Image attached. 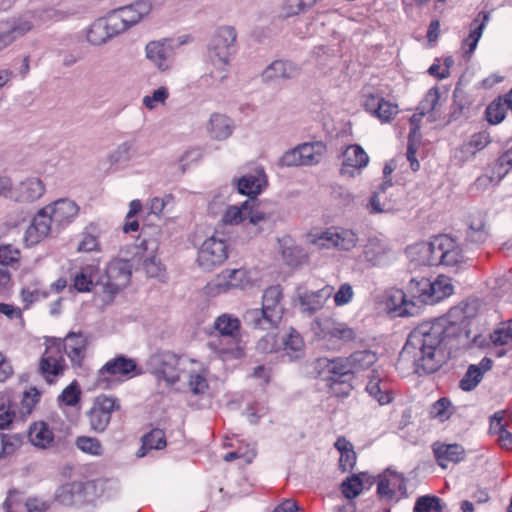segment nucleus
<instances>
[{"instance_id":"nucleus-1","label":"nucleus","mask_w":512,"mask_h":512,"mask_svg":"<svg viewBox=\"0 0 512 512\" xmlns=\"http://www.w3.org/2000/svg\"><path fill=\"white\" fill-rule=\"evenodd\" d=\"M480 337V300L467 298L442 317L414 328L403 348L420 375L437 371L445 362L446 348L469 349Z\"/></svg>"},{"instance_id":"nucleus-2","label":"nucleus","mask_w":512,"mask_h":512,"mask_svg":"<svg viewBox=\"0 0 512 512\" xmlns=\"http://www.w3.org/2000/svg\"><path fill=\"white\" fill-rule=\"evenodd\" d=\"M406 253L411 261L427 266H455L464 258L456 241L448 235H438L428 242L410 245Z\"/></svg>"},{"instance_id":"nucleus-3","label":"nucleus","mask_w":512,"mask_h":512,"mask_svg":"<svg viewBox=\"0 0 512 512\" xmlns=\"http://www.w3.org/2000/svg\"><path fill=\"white\" fill-rule=\"evenodd\" d=\"M284 313L283 291L280 286L274 285L264 291L261 308L247 310L243 318L254 329L268 330L281 322Z\"/></svg>"},{"instance_id":"nucleus-4","label":"nucleus","mask_w":512,"mask_h":512,"mask_svg":"<svg viewBox=\"0 0 512 512\" xmlns=\"http://www.w3.org/2000/svg\"><path fill=\"white\" fill-rule=\"evenodd\" d=\"M406 289L411 300L430 305L453 294L451 279L444 275H440L434 280L425 277L411 278Z\"/></svg>"},{"instance_id":"nucleus-5","label":"nucleus","mask_w":512,"mask_h":512,"mask_svg":"<svg viewBox=\"0 0 512 512\" xmlns=\"http://www.w3.org/2000/svg\"><path fill=\"white\" fill-rule=\"evenodd\" d=\"M311 330L319 341L332 349L340 348L357 337L354 328L330 316L316 317L311 323Z\"/></svg>"},{"instance_id":"nucleus-6","label":"nucleus","mask_w":512,"mask_h":512,"mask_svg":"<svg viewBox=\"0 0 512 512\" xmlns=\"http://www.w3.org/2000/svg\"><path fill=\"white\" fill-rule=\"evenodd\" d=\"M196 361L182 358L170 351H162L153 354L148 366L151 373L160 381L168 385L176 383L182 373L187 370V366H195Z\"/></svg>"},{"instance_id":"nucleus-7","label":"nucleus","mask_w":512,"mask_h":512,"mask_svg":"<svg viewBox=\"0 0 512 512\" xmlns=\"http://www.w3.org/2000/svg\"><path fill=\"white\" fill-rule=\"evenodd\" d=\"M237 31L235 27H218L208 44V57L214 67L224 70L236 52Z\"/></svg>"},{"instance_id":"nucleus-8","label":"nucleus","mask_w":512,"mask_h":512,"mask_svg":"<svg viewBox=\"0 0 512 512\" xmlns=\"http://www.w3.org/2000/svg\"><path fill=\"white\" fill-rule=\"evenodd\" d=\"M136 363L133 359L118 356L107 361L97 372L94 388L109 390L116 387L123 377H132Z\"/></svg>"},{"instance_id":"nucleus-9","label":"nucleus","mask_w":512,"mask_h":512,"mask_svg":"<svg viewBox=\"0 0 512 512\" xmlns=\"http://www.w3.org/2000/svg\"><path fill=\"white\" fill-rule=\"evenodd\" d=\"M61 348L59 340L46 341V349L40 358L38 371L48 384L56 383L67 370Z\"/></svg>"},{"instance_id":"nucleus-10","label":"nucleus","mask_w":512,"mask_h":512,"mask_svg":"<svg viewBox=\"0 0 512 512\" xmlns=\"http://www.w3.org/2000/svg\"><path fill=\"white\" fill-rule=\"evenodd\" d=\"M253 284L251 271L245 268L223 270L205 287L206 294L216 296L231 289H246Z\"/></svg>"},{"instance_id":"nucleus-11","label":"nucleus","mask_w":512,"mask_h":512,"mask_svg":"<svg viewBox=\"0 0 512 512\" xmlns=\"http://www.w3.org/2000/svg\"><path fill=\"white\" fill-rule=\"evenodd\" d=\"M215 234L206 239L198 250L197 262L204 270L210 271L222 265L229 255L228 246L222 238Z\"/></svg>"},{"instance_id":"nucleus-12","label":"nucleus","mask_w":512,"mask_h":512,"mask_svg":"<svg viewBox=\"0 0 512 512\" xmlns=\"http://www.w3.org/2000/svg\"><path fill=\"white\" fill-rule=\"evenodd\" d=\"M132 265L128 260L113 259L107 265L105 275L101 278L104 291L111 295L124 289L131 280Z\"/></svg>"},{"instance_id":"nucleus-13","label":"nucleus","mask_w":512,"mask_h":512,"mask_svg":"<svg viewBox=\"0 0 512 512\" xmlns=\"http://www.w3.org/2000/svg\"><path fill=\"white\" fill-rule=\"evenodd\" d=\"M9 190L1 194V197L12 199L19 203H32L40 199L45 191L46 186L39 177H27L13 187L12 181L7 178Z\"/></svg>"},{"instance_id":"nucleus-14","label":"nucleus","mask_w":512,"mask_h":512,"mask_svg":"<svg viewBox=\"0 0 512 512\" xmlns=\"http://www.w3.org/2000/svg\"><path fill=\"white\" fill-rule=\"evenodd\" d=\"M151 8V3L143 0L118 8L109 14L121 34L141 22L150 13Z\"/></svg>"},{"instance_id":"nucleus-15","label":"nucleus","mask_w":512,"mask_h":512,"mask_svg":"<svg viewBox=\"0 0 512 512\" xmlns=\"http://www.w3.org/2000/svg\"><path fill=\"white\" fill-rule=\"evenodd\" d=\"M119 408L120 405L116 398L106 395L97 396L87 413L91 429L95 432L105 431L110 423L113 411Z\"/></svg>"},{"instance_id":"nucleus-16","label":"nucleus","mask_w":512,"mask_h":512,"mask_svg":"<svg viewBox=\"0 0 512 512\" xmlns=\"http://www.w3.org/2000/svg\"><path fill=\"white\" fill-rule=\"evenodd\" d=\"M145 58L160 73L168 72L173 67L174 50L166 39L148 42L144 48Z\"/></svg>"},{"instance_id":"nucleus-17","label":"nucleus","mask_w":512,"mask_h":512,"mask_svg":"<svg viewBox=\"0 0 512 512\" xmlns=\"http://www.w3.org/2000/svg\"><path fill=\"white\" fill-rule=\"evenodd\" d=\"M406 495V480L403 474L386 469L378 476L377 494L385 501L393 500L397 494Z\"/></svg>"},{"instance_id":"nucleus-18","label":"nucleus","mask_w":512,"mask_h":512,"mask_svg":"<svg viewBox=\"0 0 512 512\" xmlns=\"http://www.w3.org/2000/svg\"><path fill=\"white\" fill-rule=\"evenodd\" d=\"M333 292L334 288L329 285L317 291H308L306 289L299 288L297 290V300L301 312L312 315L321 310L333 295Z\"/></svg>"},{"instance_id":"nucleus-19","label":"nucleus","mask_w":512,"mask_h":512,"mask_svg":"<svg viewBox=\"0 0 512 512\" xmlns=\"http://www.w3.org/2000/svg\"><path fill=\"white\" fill-rule=\"evenodd\" d=\"M208 348L223 360L239 359L244 356L241 337L215 335L207 343Z\"/></svg>"},{"instance_id":"nucleus-20","label":"nucleus","mask_w":512,"mask_h":512,"mask_svg":"<svg viewBox=\"0 0 512 512\" xmlns=\"http://www.w3.org/2000/svg\"><path fill=\"white\" fill-rule=\"evenodd\" d=\"M52 223L47 210L44 207L39 209L26 229L24 235L26 246L31 247L45 240L50 235Z\"/></svg>"},{"instance_id":"nucleus-21","label":"nucleus","mask_w":512,"mask_h":512,"mask_svg":"<svg viewBox=\"0 0 512 512\" xmlns=\"http://www.w3.org/2000/svg\"><path fill=\"white\" fill-rule=\"evenodd\" d=\"M56 226H67L72 223L79 214L78 204L68 198L58 199L44 207Z\"/></svg>"},{"instance_id":"nucleus-22","label":"nucleus","mask_w":512,"mask_h":512,"mask_svg":"<svg viewBox=\"0 0 512 512\" xmlns=\"http://www.w3.org/2000/svg\"><path fill=\"white\" fill-rule=\"evenodd\" d=\"M119 34L115 23L110 14H108L106 17L99 18L90 25L86 33V39L91 45L100 46Z\"/></svg>"},{"instance_id":"nucleus-23","label":"nucleus","mask_w":512,"mask_h":512,"mask_svg":"<svg viewBox=\"0 0 512 512\" xmlns=\"http://www.w3.org/2000/svg\"><path fill=\"white\" fill-rule=\"evenodd\" d=\"M94 488V482L67 483L58 488L56 500L65 506L80 504L86 500V494Z\"/></svg>"},{"instance_id":"nucleus-24","label":"nucleus","mask_w":512,"mask_h":512,"mask_svg":"<svg viewBox=\"0 0 512 512\" xmlns=\"http://www.w3.org/2000/svg\"><path fill=\"white\" fill-rule=\"evenodd\" d=\"M363 107L381 122H389L399 111L397 104L376 94H365L363 96Z\"/></svg>"},{"instance_id":"nucleus-25","label":"nucleus","mask_w":512,"mask_h":512,"mask_svg":"<svg viewBox=\"0 0 512 512\" xmlns=\"http://www.w3.org/2000/svg\"><path fill=\"white\" fill-rule=\"evenodd\" d=\"M89 340L82 332H69L64 340L63 347L71 363L81 367L87 355Z\"/></svg>"},{"instance_id":"nucleus-26","label":"nucleus","mask_w":512,"mask_h":512,"mask_svg":"<svg viewBox=\"0 0 512 512\" xmlns=\"http://www.w3.org/2000/svg\"><path fill=\"white\" fill-rule=\"evenodd\" d=\"M341 174L354 177L360 173L369 163V156L364 149L357 144L349 145L343 153Z\"/></svg>"},{"instance_id":"nucleus-27","label":"nucleus","mask_w":512,"mask_h":512,"mask_svg":"<svg viewBox=\"0 0 512 512\" xmlns=\"http://www.w3.org/2000/svg\"><path fill=\"white\" fill-rule=\"evenodd\" d=\"M234 121L225 114L212 113L205 124V130L213 141H225L234 132Z\"/></svg>"},{"instance_id":"nucleus-28","label":"nucleus","mask_w":512,"mask_h":512,"mask_svg":"<svg viewBox=\"0 0 512 512\" xmlns=\"http://www.w3.org/2000/svg\"><path fill=\"white\" fill-rule=\"evenodd\" d=\"M299 74V68L291 61L275 60L262 72L265 83H274L292 79Z\"/></svg>"},{"instance_id":"nucleus-29","label":"nucleus","mask_w":512,"mask_h":512,"mask_svg":"<svg viewBox=\"0 0 512 512\" xmlns=\"http://www.w3.org/2000/svg\"><path fill=\"white\" fill-rule=\"evenodd\" d=\"M133 260L137 261L139 264L137 269L143 270L147 277L157 278L160 281L165 280V266L162 264L154 249L151 251L144 249L142 252L136 254Z\"/></svg>"},{"instance_id":"nucleus-30","label":"nucleus","mask_w":512,"mask_h":512,"mask_svg":"<svg viewBox=\"0 0 512 512\" xmlns=\"http://www.w3.org/2000/svg\"><path fill=\"white\" fill-rule=\"evenodd\" d=\"M267 185V176L262 168H256L254 173L246 174L236 182L240 194L247 195L250 199L260 194Z\"/></svg>"},{"instance_id":"nucleus-31","label":"nucleus","mask_w":512,"mask_h":512,"mask_svg":"<svg viewBox=\"0 0 512 512\" xmlns=\"http://www.w3.org/2000/svg\"><path fill=\"white\" fill-rule=\"evenodd\" d=\"M366 391L380 405H386L392 401L389 384L378 370H373L369 376Z\"/></svg>"},{"instance_id":"nucleus-32","label":"nucleus","mask_w":512,"mask_h":512,"mask_svg":"<svg viewBox=\"0 0 512 512\" xmlns=\"http://www.w3.org/2000/svg\"><path fill=\"white\" fill-rule=\"evenodd\" d=\"M377 359V354L371 350L355 351L346 358V364L341 365L338 371L341 373H355L365 370L375 364Z\"/></svg>"},{"instance_id":"nucleus-33","label":"nucleus","mask_w":512,"mask_h":512,"mask_svg":"<svg viewBox=\"0 0 512 512\" xmlns=\"http://www.w3.org/2000/svg\"><path fill=\"white\" fill-rule=\"evenodd\" d=\"M387 306L398 316H413L418 313L419 309L417 303L409 298L407 292L402 290H394L390 293Z\"/></svg>"},{"instance_id":"nucleus-34","label":"nucleus","mask_w":512,"mask_h":512,"mask_svg":"<svg viewBox=\"0 0 512 512\" xmlns=\"http://www.w3.org/2000/svg\"><path fill=\"white\" fill-rule=\"evenodd\" d=\"M433 451L439 466L446 469L450 464H456L464 458V449L458 444H439L433 446Z\"/></svg>"},{"instance_id":"nucleus-35","label":"nucleus","mask_w":512,"mask_h":512,"mask_svg":"<svg viewBox=\"0 0 512 512\" xmlns=\"http://www.w3.org/2000/svg\"><path fill=\"white\" fill-rule=\"evenodd\" d=\"M6 512H43L47 509L44 502L37 499H29L26 502L22 501L21 495L17 492H10L7 499L3 504Z\"/></svg>"},{"instance_id":"nucleus-36","label":"nucleus","mask_w":512,"mask_h":512,"mask_svg":"<svg viewBox=\"0 0 512 512\" xmlns=\"http://www.w3.org/2000/svg\"><path fill=\"white\" fill-rule=\"evenodd\" d=\"M29 442L40 449H48L54 443V433L46 422L33 423L28 432Z\"/></svg>"},{"instance_id":"nucleus-37","label":"nucleus","mask_w":512,"mask_h":512,"mask_svg":"<svg viewBox=\"0 0 512 512\" xmlns=\"http://www.w3.org/2000/svg\"><path fill=\"white\" fill-rule=\"evenodd\" d=\"M281 350L290 359H297L303 354L304 341L301 335L293 328L280 337Z\"/></svg>"},{"instance_id":"nucleus-38","label":"nucleus","mask_w":512,"mask_h":512,"mask_svg":"<svg viewBox=\"0 0 512 512\" xmlns=\"http://www.w3.org/2000/svg\"><path fill=\"white\" fill-rule=\"evenodd\" d=\"M388 252L389 247L383 240L372 237L364 246L363 255L372 265H380Z\"/></svg>"},{"instance_id":"nucleus-39","label":"nucleus","mask_w":512,"mask_h":512,"mask_svg":"<svg viewBox=\"0 0 512 512\" xmlns=\"http://www.w3.org/2000/svg\"><path fill=\"white\" fill-rule=\"evenodd\" d=\"M189 376L188 388L195 394H203L208 389L207 370L200 367L198 363L195 366H187L184 371Z\"/></svg>"},{"instance_id":"nucleus-40","label":"nucleus","mask_w":512,"mask_h":512,"mask_svg":"<svg viewBox=\"0 0 512 512\" xmlns=\"http://www.w3.org/2000/svg\"><path fill=\"white\" fill-rule=\"evenodd\" d=\"M213 328L217 331V335L240 337V320L230 314L218 316L214 321Z\"/></svg>"},{"instance_id":"nucleus-41","label":"nucleus","mask_w":512,"mask_h":512,"mask_svg":"<svg viewBox=\"0 0 512 512\" xmlns=\"http://www.w3.org/2000/svg\"><path fill=\"white\" fill-rule=\"evenodd\" d=\"M33 24L29 20H19L7 30L0 33V51L11 44L16 38L29 32Z\"/></svg>"},{"instance_id":"nucleus-42","label":"nucleus","mask_w":512,"mask_h":512,"mask_svg":"<svg viewBox=\"0 0 512 512\" xmlns=\"http://www.w3.org/2000/svg\"><path fill=\"white\" fill-rule=\"evenodd\" d=\"M302 150V157L305 158L307 166L320 163L326 153V145L322 141L307 142L299 145Z\"/></svg>"},{"instance_id":"nucleus-43","label":"nucleus","mask_w":512,"mask_h":512,"mask_svg":"<svg viewBox=\"0 0 512 512\" xmlns=\"http://www.w3.org/2000/svg\"><path fill=\"white\" fill-rule=\"evenodd\" d=\"M251 203L250 200L244 201L240 206L231 205L228 206L222 215L221 223L223 225H238L244 219L247 218L248 205Z\"/></svg>"},{"instance_id":"nucleus-44","label":"nucleus","mask_w":512,"mask_h":512,"mask_svg":"<svg viewBox=\"0 0 512 512\" xmlns=\"http://www.w3.org/2000/svg\"><path fill=\"white\" fill-rule=\"evenodd\" d=\"M283 259L288 265H297L303 258V252L300 247L295 245L290 237H283L279 240Z\"/></svg>"},{"instance_id":"nucleus-45","label":"nucleus","mask_w":512,"mask_h":512,"mask_svg":"<svg viewBox=\"0 0 512 512\" xmlns=\"http://www.w3.org/2000/svg\"><path fill=\"white\" fill-rule=\"evenodd\" d=\"M366 209L370 214L389 213L393 211V205L388 200L383 189L374 192L366 204Z\"/></svg>"},{"instance_id":"nucleus-46","label":"nucleus","mask_w":512,"mask_h":512,"mask_svg":"<svg viewBox=\"0 0 512 512\" xmlns=\"http://www.w3.org/2000/svg\"><path fill=\"white\" fill-rule=\"evenodd\" d=\"M335 233V248L342 251H350L355 248L358 244V234L346 228H336Z\"/></svg>"},{"instance_id":"nucleus-47","label":"nucleus","mask_w":512,"mask_h":512,"mask_svg":"<svg viewBox=\"0 0 512 512\" xmlns=\"http://www.w3.org/2000/svg\"><path fill=\"white\" fill-rule=\"evenodd\" d=\"M365 483H369V477L365 473L353 475L343 481L341 485L342 493L346 498L353 499L361 493Z\"/></svg>"},{"instance_id":"nucleus-48","label":"nucleus","mask_w":512,"mask_h":512,"mask_svg":"<svg viewBox=\"0 0 512 512\" xmlns=\"http://www.w3.org/2000/svg\"><path fill=\"white\" fill-rule=\"evenodd\" d=\"M170 97V91L166 86H159L142 98V105L149 111H154L160 106H165Z\"/></svg>"},{"instance_id":"nucleus-49","label":"nucleus","mask_w":512,"mask_h":512,"mask_svg":"<svg viewBox=\"0 0 512 512\" xmlns=\"http://www.w3.org/2000/svg\"><path fill=\"white\" fill-rule=\"evenodd\" d=\"M442 105V94L437 87H433L427 91L423 100L420 102L418 109L421 115L427 113H436Z\"/></svg>"},{"instance_id":"nucleus-50","label":"nucleus","mask_w":512,"mask_h":512,"mask_svg":"<svg viewBox=\"0 0 512 512\" xmlns=\"http://www.w3.org/2000/svg\"><path fill=\"white\" fill-rule=\"evenodd\" d=\"M21 260V250L13 244H0V266L16 268Z\"/></svg>"},{"instance_id":"nucleus-51","label":"nucleus","mask_w":512,"mask_h":512,"mask_svg":"<svg viewBox=\"0 0 512 512\" xmlns=\"http://www.w3.org/2000/svg\"><path fill=\"white\" fill-rule=\"evenodd\" d=\"M480 40V23L476 18L470 25L469 35L462 42V56L469 60Z\"/></svg>"},{"instance_id":"nucleus-52","label":"nucleus","mask_w":512,"mask_h":512,"mask_svg":"<svg viewBox=\"0 0 512 512\" xmlns=\"http://www.w3.org/2000/svg\"><path fill=\"white\" fill-rule=\"evenodd\" d=\"M142 448L138 452V456L145 455V451L151 449H162L166 446L165 434L161 429H153L142 437Z\"/></svg>"},{"instance_id":"nucleus-53","label":"nucleus","mask_w":512,"mask_h":512,"mask_svg":"<svg viewBox=\"0 0 512 512\" xmlns=\"http://www.w3.org/2000/svg\"><path fill=\"white\" fill-rule=\"evenodd\" d=\"M480 134H473L471 139L464 143L455 153V158L465 163L475 158L480 150Z\"/></svg>"},{"instance_id":"nucleus-54","label":"nucleus","mask_w":512,"mask_h":512,"mask_svg":"<svg viewBox=\"0 0 512 512\" xmlns=\"http://www.w3.org/2000/svg\"><path fill=\"white\" fill-rule=\"evenodd\" d=\"M507 109H509V107L505 99L502 97L497 98L486 108L485 115L487 121L490 124H499L504 120Z\"/></svg>"},{"instance_id":"nucleus-55","label":"nucleus","mask_w":512,"mask_h":512,"mask_svg":"<svg viewBox=\"0 0 512 512\" xmlns=\"http://www.w3.org/2000/svg\"><path fill=\"white\" fill-rule=\"evenodd\" d=\"M21 445L22 440L18 435L0 433V459L13 455Z\"/></svg>"},{"instance_id":"nucleus-56","label":"nucleus","mask_w":512,"mask_h":512,"mask_svg":"<svg viewBox=\"0 0 512 512\" xmlns=\"http://www.w3.org/2000/svg\"><path fill=\"white\" fill-rule=\"evenodd\" d=\"M75 444L79 450L92 456H101L104 452L100 440L94 437L79 436L76 438Z\"/></svg>"},{"instance_id":"nucleus-57","label":"nucleus","mask_w":512,"mask_h":512,"mask_svg":"<svg viewBox=\"0 0 512 512\" xmlns=\"http://www.w3.org/2000/svg\"><path fill=\"white\" fill-rule=\"evenodd\" d=\"M504 165L512 166V147L507 150L493 165L492 174H486V177L491 183H498L507 173V169H504Z\"/></svg>"},{"instance_id":"nucleus-58","label":"nucleus","mask_w":512,"mask_h":512,"mask_svg":"<svg viewBox=\"0 0 512 512\" xmlns=\"http://www.w3.org/2000/svg\"><path fill=\"white\" fill-rule=\"evenodd\" d=\"M454 411L455 407L452 402L448 398L443 397L432 405L430 414L433 418L443 422L448 420Z\"/></svg>"},{"instance_id":"nucleus-59","label":"nucleus","mask_w":512,"mask_h":512,"mask_svg":"<svg viewBox=\"0 0 512 512\" xmlns=\"http://www.w3.org/2000/svg\"><path fill=\"white\" fill-rule=\"evenodd\" d=\"M490 341L495 346L512 344V320L503 323V326L490 334Z\"/></svg>"},{"instance_id":"nucleus-60","label":"nucleus","mask_w":512,"mask_h":512,"mask_svg":"<svg viewBox=\"0 0 512 512\" xmlns=\"http://www.w3.org/2000/svg\"><path fill=\"white\" fill-rule=\"evenodd\" d=\"M440 499L436 496H421L417 498L413 512H441Z\"/></svg>"},{"instance_id":"nucleus-61","label":"nucleus","mask_w":512,"mask_h":512,"mask_svg":"<svg viewBox=\"0 0 512 512\" xmlns=\"http://www.w3.org/2000/svg\"><path fill=\"white\" fill-rule=\"evenodd\" d=\"M256 349L261 353L281 351L280 337L276 334L268 333L257 342Z\"/></svg>"},{"instance_id":"nucleus-62","label":"nucleus","mask_w":512,"mask_h":512,"mask_svg":"<svg viewBox=\"0 0 512 512\" xmlns=\"http://www.w3.org/2000/svg\"><path fill=\"white\" fill-rule=\"evenodd\" d=\"M282 166L294 167V166H307L306 160L302 157V150L300 146L286 151L280 158Z\"/></svg>"},{"instance_id":"nucleus-63","label":"nucleus","mask_w":512,"mask_h":512,"mask_svg":"<svg viewBox=\"0 0 512 512\" xmlns=\"http://www.w3.org/2000/svg\"><path fill=\"white\" fill-rule=\"evenodd\" d=\"M480 381V367L470 365L467 372L460 381V388L464 391H471L477 387Z\"/></svg>"},{"instance_id":"nucleus-64","label":"nucleus","mask_w":512,"mask_h":512,"mask_svg":"<svg viewBox=\"0 0 512 512\" xmlns=\"http://www.w3.org/2000/svg\"><path fill=\"white\" fill-rule=\"evenodd\" d=\"M81 391L76 381L68 385L59 395V401L68 406H74L80 401Z\"/></svg>"}]
</instances>
